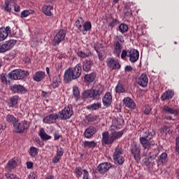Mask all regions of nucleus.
<instances>
[{
    "label": "nucleus",
    "instance_id": "423d86ee",
    "mask_svg": "<svg viewBox=\"0 0 179 179\" xmlns=\"http://www.w3.org/2000/svg\"><path fill=\"white\" fill-rule=\"evenodd\" d=\"M123 155L124 150H122V148L120 146L116 147L113 155V159L114 160L115 164H118L119 166L124 164L125 159L122 156Z\"/></svg>",
    "mask_w": 179,
    "mask_h": 179
},
{
    "label": "nucleus",
    "instance_id": "1a4fd4ad",
    "mask_svg": "<svg viewBox=\"0 0 179 179\" xmlns=\"http://www.w3.org/2000/svg\"><path fill=\"white\" fill-rule=\"evenodd\" d=\"M29 127L27 120H23L20 122H16L15 124H14L13 128L15 130L16 134H23L24 131L29 129Z\"/></svg>",
    "mask_w": 179,
    "mask_h": 179
},
{
    "label": "nucleus",
    "instance_id": "79ce46f5",
    "mask_svg": "<svg viewBox=\"0 0 179 179\" xmlns=\"http://www.w3.org/2000/svg\"><path fill=\"white\" fill-rule=\"evenodd\" d=\"M8 38V34L5 30V27L0 28V41H3Z\"/></svg>",
    "mask_w": 179,
    "mask_h": 179
},
{
    "label": "nucleus",
    "instance_id": "f03ea898",
    "mask_svg": "<svg viewBox=\"0 0 179 179\" xmlns=\"http://www.w3.org/2000/svg\"><path fill=\"white\" fill-rule=\"evenodd\" d=\"M82 75V64L78 63L73 68L70 67L65 71L64 75V81L65 83H69L72 80L79 79Z\"/></svg>",
    "mask_w": 179,
    "mask_h": 179
},
{
    "label": "nucleus",
    "instance_id": "6e6d98bb",
    "mask_svg": "<svg viewBox=\"0 0 179 179\" xmlns=\"http://www.w3.org/2000/svg\"><path fill=\"white\" fill-rule=\"evenodd\" d=\"M61 157H59V155H55L52 159V162L54 164H57V163H58V162H59V160H61Z\"/></svg>",
    "mask_w": 179,
    "mask_h": 179
},
{
    "label": "nucleus",
    "instance_id": "7ed1b4c3",
    "mask_svg": "<svg viewBox=\"0 0 179 179\" xmlns=\"http://www.w3.org/2000/svg\"><path fill=\"white\" fill-rule=\"evenodd\" d=\"M124 131L125 130L123 129L120 131H111V134H109L108 131H103L102 133L101 140L103 146L106 145H113V143H114V141H116V139H120V138L124 135Z\"/></svg>",
    "mask_w": 179,
    "mask_h": 179
},
{
    "label": "nucleus",
    "instance_id": "58836bf2",
    "mask_svg": "<svg viewBox=\"0 0 179 179\" xmlns=\"http://www.w3.org/2000/svg\"><path fill=\"white\" fill-rule=\"evenodd\" d=\"M73 95L76 101L80 100V92H79V88L77 86L73 87Z\"/></svg>",
    "mask_w": 179,
    "mask_h": 179
},
{
    "label": "nucleus",
    "instance_id": "20e7f679",
    "mask_svg": "<svg viewBox=\"0 0 179 179\" xmlns=\"http://www.w3.org/2000/svg\"><path fill=\"white\" fill-rule=\"evenodd\" d=\"M103 94V87L97 85L95 88L87 90L82 93V99H92L93 100H99Z\"/></svg>",
    "mask_w": 179,
    "mask_h": 179
},
{
    "label": "nucleus",
    "instance_id": "2eb2a0df",
    "mask_svg": "<svg viewBox=\"0 0 179 179\" xmlns=\"http://www.w3.org/2000/svg\"><path fill=\"white\" fill-rule=\"evenodd\" d=\"M59 119V116L58 113H51L48 115H47L45 118L43 120V122L44 124H55L57 122V120Z\"/></svg>",
    "mask_w": 179,
    "mask_h": 179
},
{
    "label": "nucleus",
    "instance_id": "69168bd1",
    "mask_svg": "<svg viewBox=\"0 0 179 179\" xmlns=\"http://www.w3.org/2000/svg\"><path fill=\"white\" fill-rule=\"evenodd\" d=\"M124 16L129 17L130 16H132V12L131 10H127V11L124 12Z\"/></svg>",
    "mask_w": 179,
    "mask_h": 179
},
{
    "label": "nucleus",
    "instance_id": "e2e57ef3",
    "mask_svg": "<svg viewBox=\"0 0 179 179\" xmlns=\"http://www.w3.org/2000/svg\"><path fill=\"white\" fill-rule=\"evenodd\" d=\"M5 29L6 33H7V36H9V34H12V29L10 27H6Z\"/></svg>",
    "mask_w": 179,
    "mask_h": 179
},
{
    "label": "nucleus",
    "instance_id": "c03bdc74",
    "mask_svg": "<svg viewBox=\"0 0 179 179\" xmlns=\"http://www.w3.org/2000/svg\"><path fill=\"white\" fill-rule=\"evenodd\" d=\"M10 107H16L17 105V101H19V96L15 95L13 96H11L10 99Z\"/></svg>",
    "mask_w": 179,
    "mask_h": 179
},
{
    "label": "nucleus",
    "instance_id": "5701e85b",
    "mask_svg": "<svg viewBox=\"0 0 179 179\" xmlns=\"http://www.w3.org/2000/svg\"><path fill=\"white\" fill-rule=\"evenodd\" d=\"M93 65H94L93 61L85 59L84 62H83V65H81V66H83L84 72H90Z\"/></svg>",
    "mask_w": 179,
    "mask_h": 179
},
{
    "label": "nucleus",
    "instance_id": "6ab92c4d",
    "mask_svg": "<svg viewBox=\"0 0 179 179\" xmlns=\"http://www.w3.org/2000/svg\"><path fill=\"white\" fill-rule=\"evenodd\" d=\"M136 80L138 85L141 87H146L148 83H149V78H148V74H146V73H142Z\"/></svg>",
    "mask_w": 179,
    "mask_h": 179
},
{
    "label": "nucleus",
    "instance_id": "c756f323",
    "mask_svg": "<svg viewBox=\"0 0 179 179\" xmlns=\"http://www.w3.org/2000/svg\"><path fill=\"white\" fill-rule=\"evenodd\" d=\"M17 41L15 39H10L6 41L4 43V48H6V51H9V50H12L13 47H15V44H16Z\"/></svg>",
    "mask_w": 179,
    "mask_h": 179
},
{
    "label": "nucleus",
    "instance_id": "3c124183",
    "mask_svg": "<svg viewBox=\"0 0 179 179\" xmlns=\"http://www.w3.org/2000/svg\"><path fill=\"white\" fill-rule=\"evenodd\" d=\"M150 111H152V107L149 105H145L143 108V113L145 115H149L150 114Z\"/></svg>",
    "mask_w": 179,
    "mask_h": 179
},
{
    "label": "nucleus",
    "instance_id": "cd10ccee",
    "mask_svg": "<svg viewBox=\"0 0 179 179\" xmlns=\"http://www.w3.org/2000/svg\"><path fill=\"white\" fill-rule=\"evenodd\" d=\"M121 51H122V44L120 43V41H116L114 43V50L113 53L115 57H120L121 55Z\"/></svg>",
    "mask_w": 179,
    "mask_h": 179
},
{
    "label": "nucleus",
    "instance_id": "a19ab883",
    "mask_svg": "<svg viewBox=\"0 0 179 179\" xmlns=\"http://www.w3.org/2000/svg\"><path fill=\"white\" fill-rule=\"evenodd\" d=\"M129 27H128V24L125 23H121L119 25V31L122 33V34H124L127 33L129 30Z\"/></svg>",
    "mask_w": 179,
    "mask_h": 179
},
{
    "label": "nucleus",
    "instance_id": "864d4df0",
    "mask_svg": "<svg viewBox=\"0 0 179 179\" xmlns=\"http://www.w3.org/2000/svg\"><path fill=\"white\" fill-rule=\"evenodd\" d=\"M87 120L88 122H93L97 120L96 115H90L87 116Z\"/></svg>",
    "mask_w": 179,
    "mask_h": 179
},
{
    "label": "nucleus",
    "instance_id": "c85d7f7f",
    "mask_svg": "<svg viewBox=\"0 0 179 179\" xmlns=\"http://www.w3.org/2000/svg\"><path fill=\"white\" fill-rule=\"evenodd\" d=\"M90 30H92V22L87 21L84 22L80 31L85 35L87 34V31H90Z\"/></svg>",
    "mask_w": 179,
    "mask_h": 179
},
{
    "label": "nucleus",
    "instance_id": "b1692460",
    "mask_svg": "<svg viewBox=\"0 0 179 179\" xmlns=\"http://www.w3.org/2000/svg\"><path fill=\"white\" fill-rule=\"evenodd\" d=\"M62 83V80L61 79L60 74H56L55 78L52 79V83H51L50 86L52 89H57V87H59V85Z\"/></svg>",
    "mask_w": 179,
    "mask_h": 179
},
{
    "label": "nucleus",
    "instance_id": "0e129e2a",
    "mask_svg": "<svg viewBox=\"0 0 179 179\" xmlns=\"http://www.w3.org/2000/svg\"><path fill=\"white\" fill-rule=\"evenodd\" d=\"M117 41H119V43H121V44H123V43L124 42V36H122V35H119L117 36Z\"/></svg>",
    "mask_w": 179,
    "mask_h": 179
},
{
    "label": "nucleus",
    "instance_id": "473e14b6",
    "mask_svg": "<svg viewBox=\"0 0 179 179\" xmlns=\"http://www.w3.org/2000/svg\"><path fill=\"white\" fill-rule=\"evenodd\" d=\"M167 153L163 152L157 158V162L159 164H166V163H167Z\"/></svg>",
    "mask_w": 179,
    "mask_h": 179
},
{
    "label": "nucleus",
    "instance_id": "f704fd0d",
    "mask_svg": "<svg viewBox=\"0 0 179 179\" xmlns=\"http://www.w3.org/2000/svg\"><path fill=\"white\" fill-rule=\"evenodd\" d=\"M115 93L121 94V93H125V88H124V85L121 83V81H119L115 87Z\"/></svg>",
    "mask_w": 179,
    "mask_h": 179
},
{
    "label": "nucleus",
    "instance_id": "393cba45",
    "mask_svg": "<svg viewBox=\"0 0 179 179\" xmlns=\"http://www.w3.org/2000/svg\"><path fill=\"white\" fill-rule=\"evenodd\" d=\"M174 97V91L172 90H169L161 96L162 101H166V100H171Z\"/></svg>",
    "mask_w": 179,
    "mask_h": 179
},
{
    "label": "nucleus",
    "instance_id": "4468645a",
    "mask_svg": "<svg viewBox=\"0 0 179 179\" xmlns=\"http://www.w3.org/2000/svg\"><path fill=\"white\" fill-rule=\"evenodd\" d=\"M157 155H159V151L157 150H152V151L150 152L149 157H145L143 159L144 165L149 167V166H150V163L157 157Z\"/></svg>",
    "mask_w": 179,
    "mask_h": 179
},
{
    "label": "nucleus",
    "instance_id": "f8f14e48",
    "mask_svg": "<svg viewBox=\"0 0 179 179\" xmlns=\"http://www.w3.org/2000/svg\"><path fill=\"white\" fill-rule=\"evenodd\" d=\"M10 90L13 93L17 94H24V93H27V89L24 87V86L19 84H14L10 87Z\"/></svg>",
    "mask_w": 179,
    "mask_h": 179
},
{
    "label": "nucleus",
    "instance_id": "f3484780",
    "mask_svg": "<svg viewBox=\"0 0 179 179\" xmlns=\"http://www.w3.org/2000/svg\"><path fill=\"white\" fill-rule=\"evenodd\" d=\"M130 62H136L139 59V52L135 49L128 50V55Z\"/></svg>",
    "mask_w": 179,
    "mask_h": 179
},
{
    "label": "nucleus",
    "instance_id": "bf43d9fd",
    "mask_svg": "<svg viewBox=\"0 0 179 179\" xmlns=\"http://www.w3.org/2000/svg\"><path fill=\"white\" fill-rule=\"evenodd\" d=\"M0 78L2 83H8V80L6 79V76H5V74L2 73Z\"/></svg>",
    "mask_w": 179,
    "mask_h": 179
},
{
    "label": "nucleus",
    "instance_id": "13d9d810",
    "mask_svg": "<svg viewBox=\"0 0 179 179\" xmlns=\"http://www.w3.org/2000/svg\"><path fill=\"white\" fill-rule=\"evenodd\" d=\"M82 179H89V171H87V170H86V169L83 170Z\"/></svg>",
    "mask_w": 179,
    "mask_h": 179
},
{
    "label": "nucleus",
    "instance_id": "4c0bfd02",
    "mask_svg": "<svg viewBox=\"0 0 179 179\" xmlns=\"http://www.w3.org/2000/svg\"><path fill=\"white\" fill-rule=\"evenodd\" d=\"M39 136L43 139V141H48L51 138V136H48V134L45 133L43 128L40 129Z\"/></svg>",
    "mask_w": 179,
    "mask_h": 179
},
{
    "label": "nucleus",
    "instance_id": "6e6552de",
    "mask_svg": "<svg viewBox=\"0 0 179 179\" xmlns=\"http://www.w3.org/2000/svg\"><path fill=\"white\" fill-rule=\"evenodd\" d=\"M142 147H141V144L134 142L131 144L130 146V152L134 160L138 163L141 162V150Z\"/></svg>",
    "mask_w": 179,
    "mask_h": 179
},
{
    "label": "nucleus",
    "instance_id": "bb28decb",
    "mask_svg": "<svg viewBox=\"0 0 179 179\" xmlns=\"http://www.w3.org/2000/svg\"><path fill=\"white\" fill-rule=\"evenodd\" d=\"M162 111L165 113V114H172L173 115H179V109H173L171 107L164 106Z\"/></svg>",
    "mask_w": 179,
    "mask_h": 179
},
{
    "label": "nucleus",
    "instance_id": "a878e982",
    "mask_svg": "<svg viewBox=\"0 0 179 179\" xmlns=\"http://www.w3.org/2000/svg\"><path fill=\"white\" fill-rule=\"evenodd\" d=\"M97 76V74L96 72H92L89 74H86L84 76V82L85 83H93L94 80H96V77Z\"/></svg>",
    "mask_w": 179,
    "mask_h": 179
},
{
    "label": "nucleus",
    "instance_id": "ea45409f",
    "mask_svg": "<svg viewBox=\"0 0 179 179\" xmlns=\"http://www.w3.org/2000/svg\"><path fill=\"white\" fill-rule=\"evenodd\" d=\"M84 148H88V149H94L97 146V143L94 141H85L83 142Z\"/></svg>",
    "mask_w": 179,
    "mask_h": 179
},
{
    "label": "nucleus",
    "instance_id": "f257e3e1",
    "mask_svg": "<svg viewBox=\"0 0 179 179\" xmlns=\"http://www.w3.org/2000/svg\"><path fill=\"white\" fill-rule=\"evenodd\" d=\"M155 136H156V130L149 129L144 131L142 137H140V143L145 150H146V149L149 150V149L152 148V146H155V145H156L155 141L152 140Z\"/></svg>",
    "mask_w": 179,
    "mask_h": 179
},
{
    "label": "nucleus",
    "instance_id": "39448f33",
    "mask_svg": "<svg viewBox=\"0 0 179 179\" xmlns=\"http://www.w3.org/2000/svg\"><path fill=\"white\" fill-rule=\"evenodd\" d=\"M29 75L28 71L15 69L9 73L8 76L9 79H12L13 80H22V79L27 78Z\"/></svg>",
    "mask_w": 179,
    "mask_h": 179
},
{
    "label": "nucleus",
    "instance_id": "680f3d73",
    "mask_svg": "<svg viewBox=\"0 0 179 179\" xmlns=\"http://www.w3.org/2000/svg\"><path fill=\"white\" fill-rule=\"evenodd\" d=\"M0 52H6V49L5 48V45H3V43H0Z\"/></svg>",
    "mask_w": 179,
    "mask_h": 179
},
{
    "label": "nucleus",
    "instance_id": "0eeeda50",
    "mask_svg": "<svg viewBox=\"0 0 179 179\" xmlns=\"http://www.w3.org/2000/svg\"><path fill=\"white\" fill-rule=\"evenodd\" d=\"M59 119L62 121H66L73 115V109L72 105H69L58 113Z\"/></svg>",
    "mask_w": 179,
    "mask_h": 179
},
{
    "label": "nucleus",
    "instance_id": "9b49d317",
    "mask_svg": "<svg viewBox=\"0 0 179 179\" xmlns=\"http://www.w3.org/2000/svg\"><path fill=\"white\" fill-rule=\"evenodd\" d=\"M113 167V164L109 162H103L101 164H99L96 168V171H98L99 174H101L102 176H104L110 169Z\"/></svg>",
    "mask_w": 179,
    "mask_h": 179
},
{
    "label": "nucleus",
    "instance_id": "774afa93",
    "mask_svg": "<svg viewBox=\"0 0 179 179\" xmlns=\"http://www.w3.org/2000/svg\"><path fill=\"white\" fill-rule=\"evenodd\" d=\"M124 71L126 72H131L132 71V66H127L124 69Z\"/></svg>",
    "mask_w": 179,
    "mask_h": 179
},
{
    "label": "nucleus",
    "instance_id": "dca6fc26",
    "mask_svg": "<svg viewBox=\"0 0 179 179\" xmlns=\"http://www.w3.org/2000/svg\"><path fill=\"white\" fill-rule=\"evenodd\" d=\"M96 132L97 129H96V127L94 126H90L84 131V138H86V139H92Z\"/></svg>",
    "mask_w": 179,
    "mask_h": 179
},
{
    "label": "nucleus",
    "instance_id": "e433bc0d",
    "mask_svg": "<svg viewBox=\"0 0 179 179\" xmlns=\"http://www.w3.org/2000/svg\"><path fill=\"white\" fill-rule=\"evenodd\" d=\"M15 2V0H6L4 5L3 6V9L5 12H12V8L9 6L10 3Z\"/></svg>",
    "mask_w": 179,
    "mask_h": 179
},
{
    "label": "nucleus",
    "instance_id": "a18cd8bd",
    "mask_svg": "<svg viewBox=\"0 0 179 179\" xmlns=\"http://www.w3.org/2000/svg\"><path fill=\"white\" fill-rule=\"evenodd\" d=\"M77 55L78 57H79V58H87L89 57H90L92 55V52H85L82 50H80L77 52Z\"/></svg>",
    "mask_w": 179,
    "mask_h": 179
},
{
    "label": "nucleus",
    "instance_id": "4d7b16f0",
    "mask_svg": "<svg viewBox=\"0 0 179 179\" xmlns=\"http://www.w3.org/2000/svg\"><path fill=\"white\" fill-rule=\"evenodd\" d=\"M127 57H128V50H123L122 51V54H121V58L122 59H125V58H127Z\"/></svg>",
    "mask_w": 179,
    "mask_h": 179
},
{
    "label": "nucleus",
    "instance_id": "7c9ffc66",
    "mask_svg": "<svg viewBox=\"0 0 179 179\" xmlns=\"http://www.w3.org/2000/svg\"><path fill=\"white\" fill-rule=\"evenodd\" d=\"M100 108H101V103L100 102L94 103L87 106V110L90 111H97V110H100Z\"/></svg>",
    "mask_w": 179,
    "mask_h": 179
},
{
    "label": "nucleus",
    "instance_id": "603ef678",
    "mask_svg": "<svg viewBox=\"0 0 179 179\" xmlns=\"http://www.w3.org/2000/svg\"><path fill=\"white\" fill-rule=\"evenodd\" d=\"M31 13H30V10H24L21 12L20 17L22 19H24V17H27L29 15H31Z\"/></svg>",
    "mask_w": 179,
    "mask_h": 179
},
{
    "label": "nucleus",
    "instance_id": "412c9836",
    "mask_svg": "<svg viewBox=\"0 0 179 179\" xmlns=\"http://www.w3.org/2000/svg\"><path fill=\"white\" fill-rule=\"evenodd\" d=\"M102 102L104 107H110L113 103V95L110 92H106L102 98Z\"/></svg>",
    "mask_w": 179,
    "mask_h": 179
},
{
    "label": "nucleus",
    "instance_id": "37998d69",
    "mask_svg": "<svg viewBox=\"0 0 179 179\" xmlns=\"http://www.w3.org/2000/svg\"><path fill=\"white\" fill-rule=\"evenodd\" d=\"M120 20H118V19L112 18V20L108 23V27L110 29H114L115 26H118Z\"/></svg>",
    "mask_w": 179,
    "mask_h": 179
},
{
    "label": "nucleus",
    "instance_id": "052dcab7",
    "mask_svg": "<svg viewBox=\"0 0 179 179\" xmlns=\"http://www.w3.org/2000/svg\"><path fill=\"white\" fill-rule=\"evenodd\" d=\"M29 179H38L36 173H31L29 176Z\"/></svg>",
    "mask_w": 179,
    "mask_h": 179
},
{
    "label": "nucleus",
    "instance_id": "de8ad7c7",
    "mask_svg": "<svg viewBox=\"0 0 179 179\" xmlns=\"http://www.w3.org/2000/svg\"><path fill=\"white\" fill-rule=\"evenodd\" d=\"M83 170L82 167L80 166H77L75 169V173H76V177L77 178H80L82 177V174H83Z\"/></svg>",
    "mask_w": 179,
    "mask_h": 179
},
{
    "label": "nucleus",
    "instance_id": "72a5a7b5",
    "mask_svg": "<svg viewBox=\"0 0 179 179\" xmlns=\"http://www.w3.org/2000/svg\"><path fill=\"white\" fill-rule=\"evenodd\" d=\"M52 9H54V7H52V6L45 5L43 6L42 10H43V13L45 15H46V16H52V12H51Z\"/></svg>",
    "mask_w": 179,
    "mask_h": 179
},
{
    "label": "nucleus",
    "instance_id": "338daca9",
    "mask_svg": "<svg viewBox=\"0 0 179 179\" xmlns=\"http://www.w3.org/2000/svg\"><path fill=\"white\" fill-rule=\"evenodd\" d=\"M27 169H33V162H27Z\"/></svg>",
    "mask_w": 179,
    "mask_h": 179
},
{
    "label": "nucleus",
    "instance_id": "4be33fe9",
    "mask_svg": "<svg viewBox=\"0 0 179 179\" xmlns=\"http://www.w3.org/2000/svg\"><path fill=\"white\" fill-rule=\"evenodd\" d=\"M45 78V72L41 71H36L32 76V79L34 80V82H42V80H44Z\"/></svg>",
    "mask_w": 179,
    "mask_h": 179
},
{
    "label": "nucleus",
    "instance_id": "2f4dec72",
    "mask_svg": "<svg viewBox=\"0 0 179 179\" xmlns=\"http://www.w3.org/2000/svg\"><path fill=\"white\" fill-rule=\"evenodd\" d=\"M6 121L13 124V126L15 127L16 122H19V120L15 117L13 115L8 114L6 116Z\"/></svg>",
    "mask_w": 179,
    "mask_h": 179
},
{
    "label": "nucleus",
    "instance_id": "5fc2aeb1",
    "mask_svg": "<svg viewBox=\"0 0 179 179\" xmlns=\"http://www.w3.org/2000/svg\"><path fill=\"white\" fill-rule=\"evenodd\" d=\"M56 155L62 157V156H64V148H57V152H56Z\"/></svg>",
    "mask_w": 179,
    "mask_h": 179
},
{
    "label": "nucleus",
    "instance_id": "09e8293b",
    "mask_svg": "<svg viewBox=\"0 0 179 179\" xmlns=\"http://www.w3.org/2000/svg\"><path fill=\"white\" fill-rule=\"evenodd\" d=\"M5 177L7 179H20L17 175L12 173L10 172H7L5 173Z\"/></svg>",
    "mask_w": 179,
    "mask_h": 179
},
{
    "label": "nucleus",
    "instance_id": "9d476101",
    "mask_svg": "<svg viewBox=\"0 0 179 179\" xmlns=\"http://www.w3.org/2000/svg\"><path fill=\"white\" fill-rule=\"evenodd\" d=\"M65 37H66V31L60 29L55 36L52 45H55V47L59 45V44L65 40Z\"/></svg>",
    "mask_w": 179,
    "mask_h": 179
},
{
    "label": "nucleus",
    "instance_id": "a211bd4d",
    "mask_svg": "<svg viewBox=\"0 0 179 179\" xmlns=\"http://www.w3.org/2000/svg\"><path fill=\"white\" fill-rule=\"evenodd\" d=\"M122 103L125 107L130 108V110H135L136 108V103H135V101L131 97L127 96L124 98Z\"/></svg>",
    "mask_w": 179,
    "mask_h": 179
},
{
    "label": "nucleus",
    "instance_id": "8fccbe9b",
    "mask_svg": "<svg viewBox=\"0 0 179 179\" xmlns=\"http://www.w3.org/2000/svg\"><path fill=\"white\" fill-rule=\"evenodd\" d=\"M162 132L163 134H165V135H167V134L169 135H171V134H173V131L170 129V127H167V126H164L162 129Z\"/></svg>",
    "mask_w": 179,
    "mask_h": 179
},
{
    "label": "nucleus",
    "instance_id": "ddd939ff",
    "mask_svg": "<svg viewBox=\"0 0 179 179\" xmlns=\"http://www.w3.org/2000/svg\"><path fill=\"white\" fill-rule=\"evenodd\" d=\"M19 162V159L16 157H14L11 159H10L7 164L5 166V169L7 171V173H10L12 170H15L16 167H17V162Z\"/></svg>",
    "mask_w": 179,
    "mask_h": 179
},
{
    "label": "nucleus",
    "instance_id": "c9c22d12",
    "mask_svg": "<svg viewBox=\"0 0 179 179\" xmlns=\"http://www.w3.org/2000/svg\"><path fill=\"white\" fill-rule=\"evenodd\" d=\"M84 24L85 20H83L81 17H79L75 22V26L77 27V29H78L79 31H80Z\"/></svg>",
    "mask_w": 179,
    "mask_h": 179
},
{
    "label": "nucleus",
    "instance_id": "49530a36",
    "mask_svg": "<svg viewBox=\"0 0 179 179\" xmlns=\"http://www.w3.org/2000/svg\"><path fill=\"white\" fill-rule=\"evenodd\" d=\"M29 153L31 157H36L38 155V150L36 147H30Z\"/></svg>",
    "mask_w": 179,
    "mask_h": 179
},
{
    "label": "nucleus",
    "instance_id": "aec40b11",
    "mask_svg": "<svg viewBox=\"0 0 179 179\" xmlns=\"http://www.w3.org/2000/svg\"><path fill=\"white\" fill-rule=\"evenodd\" d=\"M106 62L107 66H108L110 69H112V71L120 69V68H121L120 62L118 61L114 60L113 58H108Z\"/></svg>",
    "mask_w": 179,
    "mask_h": 179
}]
</instances>
